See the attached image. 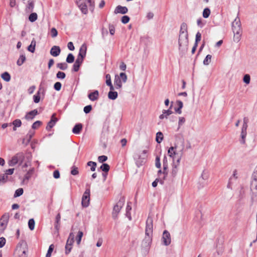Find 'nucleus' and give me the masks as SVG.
Masks as SVG:
<instances>
[{
	"instance_id": "37998d69",
	"label": "nucleus",
	"mask_w": 257,
	"mask_h": 257,
	"mask_svg": "<svg viewBox=\"0 0 257 257\" xmlns=\"http://www.w3.org/2000/svg\"><path fill=\"white\" fill-rule=\"evenodd\" d=\"M100 168L102 171L107 172L109 170L110 167L108 164L104 163L101 166Z\"/></svg>"
},
{
	"instance_id": "6e6d98bb",
	"label": "nucleus",
	"mask_w": 257,
	"mask_h": 257,
	"mask_svg": "<svg viewBox=\"0 0 257 257\" xmlns=\"http://www.w3.org/2000/svg\"><path fill=\"white\" fill-rule=\"evenodd\" d=\"M50 33H51V37L52 38L56 37L57 36V35H58L57 31L54 28H53L51 29Z\"/></svg>"
},
{
	"instance_id": "9d476101",
	"label": "nucleus",
	"mask_w": 257,
	"mask_h": 257,
	"mask_svg": "<svg viewBox=\"0 0 257 257\" xmlns=\"http://www.w3.org/2000/svg\"><path fill=\"white\" fill-rule=\"evenodd\" d=\"M9 216L8 214H4L0 219V230H4L7 227Z\"/></svg>"
},
{
	"instance_id": "c9c22d12",
	"label": "nucleus",
	"mask_w": 257,
	"mask_h": 257,
	"mask_svg": "<svg viewBox=\"0 0 257 257\" xmlns=\"http://www.w3.org/2000/svg\"><path fill=\"white\" fill-rule=\"evenodd\" d=\"M57 67L61 70H65L68 68V65L66 63H59L57 64Z\"/></svg>"
},
{
	"instance_id": "680f3d73",
	"label": "nucleus",
	"mask_w": 257,
	"mask_h": 257,
	"mask_svg": "<svg viewBox=\"0 0 257 257\" xmlns=\"http://www.w3.org/2000/svg\"><path fill=\"white\" fill-rule=\"evenodd\" d=\"M92 109V106L91 105H88L84 107V112L85 113H88Z\"/></svg>"
},
{
	"instance_id": "c756f323",
	"label": "nucleus",
	"mask_w": 257,
	"mask_h": 257,
	"mask_svg": "<svg viewBox=\"0 0 257 257\" xmlns=\"http://www.w3.org/2000/svg\"><path fill=\"white\" fill-rule=\"evenodd\" d=\"M36 41L34 39H33L30 45L28 47V50L31 52L33 53L35 51V46H36Z\"/></svg>"
},
{
	"instance_id": "69168bd1",
	"label": "nucleus",
	"mask_w": 257,
	"mask_h": 257,
	"mask_svg": "<svg viewBox=\"0 0 257 257\" xmlns=\"http://www.w3.org/2000/svg\"><path fill=\"white\" fill-rule=\"evenodd\" d=\"M109 33L111 35H113L115 33V28L113 25L109 26Z\"/></svg>"
},
{
	"instance_id": "4d7b16f0",
	"label": "nucleus",
	"mask_w": 257,
	"mask_h": 257,
	"mask_svg": "<svg viewBox=\"0 0 257 257\" xmlns=\"http://www.w3.org/2000/svg\"><path fill=\"white\" fill-rule=\"evenodd\" d=\"M62 84L59 82H57L54 84V88L57 91H59L61 88Z\"/></svg>"
},
{
	"instance_id": "052dcab7",
	"label": "nucleus",
	"mask_w": 257,
	"mask_h": 257,
	"mask_svg": "<svg viewBox=\"0 0 257 257\" xmlns=\"http://www.w3.org/2000/svg\"><path fill=\"white\" fill-rule=\"evenodd\" d=\"M119 77L120 78V79H121V81L123 83H125L126 81L127 76L124 73H120Z\"/></svg>"
},
{
	"instance_id": "6ab92c4d",
	"label": "nucleus",
	"mask_w": 257,
	"mask_h": 257,
	"mask_svg": "<svg viewBox=\"0 0 257 257\" xmlns=\"http://www.w3.org/2000/svg\"><path fill=\"white\" fill-rule=\"evenodd\" d=\"M38 113L37 109H34L25 115V118L27 120H32Z\"/></svg>"
},
{
	"instance_id": "a19ab883",
	"label": "nucleus",
	"mask_w": 257,
	"mask_h": 257,
	"mask_svg": "<svg viewBox=\"0 0 257 257\" xmlns=\"http://www.w3.org/2000/svg\"><path fill=\"white\" fill-rule=\"evenodd\" d=\"M87 164L88 166L91 167L90 170L91 171H94L95 170L96 167V163L95 162L93 161H89Z\"/></svg>"
},
{
	"instance_id": "603ef678",
	"label": "nucleus",
	"mask_w": 257,
	"mask_h": 257,
	"mask_svg": "<svg viewBox=\"0 0 257 257\" xmlns=\"http://www.w3.org/2000/svg\"><path fill=\"white\" fill-rule=\"evenodd\" d=\"M78 173H79V172L78 170V168L75 166H73L71 168V174L72 175H76L78 174Z\"/></svg>"
},
{
	"instance_id": "f8f14e48",
	"label": "nucleus",
	"mask_w": 257,
	"mask_h": 257,
	"mask_svg": "<svg viewBox=\"0 0 257 257\" xmlns=\"http://www.w3.org/2000/svg\"><path fill=\"white\" fill-rule=\"evenodd\" d=\"M123 202L119 201L114 206L112 212V216L113 218H116L117 217V214L120 211Z\"/></svg>"
},
{
	"instance_id": "c85d7f7f",
	"label": "nucleus",
	"mask_w": 257,
	"mask_h": 257,
	"mask_svg": "<svg viewBox=\"0 0 257 257\" xmlns=\"http://www.w3.org/2000/svg\"><path fill=\"white\" fill-rule=\"evenodd\" d=\"M1 77L4 80L6 81V82H9L11 80V75L7 72H5L2 73L1 74Z\"/></svg>"
},
{
	"instance_id": "2eb2a0df",
	"label": "nucleus",
	"mask_w": 257,
	"mask_h": 257,
	"mask_svg": "<svg viewBox=\"0 0 257 257\" xmlns=\"http://www.w3.org/2000/svg\"><path fill=\"white\" fill-rule=\"evenodd\" d=\"M128 9L126 7H122L121 6H117L114 11L115 14H125L127 13Z\"/></svg>"
},
{
	"instance_id": "9b49d317",
	"label": "nucleus",
	"mask_w": 257,
	"mask_h": 257,
	"mask_svg": "<svg viewBox=\"0 0 257 257\" xmlns=\"http://www.w3.org/2000/svg\"><path fill=\"white\" fill-rule=\"evenodd\" d=\"M162 239H163V244L167 246V245H169L171 243V236H170V233L168 231L165 230L163 232Z\"/></svg>"
},
{
	"instance_id": "4468645a",
	"label": "nucleus",
	"mask_w": 257,
	"mask_h": 257,
	"mask_svg": "<svg viewBox=\"0 0 257 257\" xmlns=\"http://www.w3.org/2000/svg\"><path fill=\"white\" fill-rule=\"evenodd\" d=\"M58 121V119L55 117V114H53L51 116V120L48 122L46 126V129L50 131L55 124Z\"/></svg>"
},
{
	"instance_id": "f03ea898",
	"label": "nucleus",
	"mask_w": 257,
	"mask_h": 257,
	"mask_svg": "<svg viewBox=\"0 0 257 257\" xmlns=\"http://www.w3.org/2000/svg\"><path fill=\"white\" fill-rule=\"evenodd\" d=\"M178 43L180 51H186L187 50L189 40L187 25L185 23H183L181 25Z\"/></svg>"
},
{
	"instance_id": "393cba45",
	"label": "nucleus",
	"mask_w": 257,
	"mask_h": 257,
	"mask_svg": "<svg viewBox=\"0 0 257 257\" xmlns=\"http://www.w3.org/2000/svg\"><path fill=\"white\" fill-rule=\"evenodd\" d=\"M132 203L129 202H127V206L126 207V216L130 220H132V217L131 214V210H132Z\"/></svg>"
},
{
	"instance_id": "bb28decb",
	"label": "nucleus",
	"mask_w": 257,
	"mask_h": 257,
	"mask_svg": "<svg viewBox=\"0 0 257 257\" xmlns=\"http://www.w3.org/2000/svg\"><path fill=\"white\" fill-rule=\"evenodd\" d=\"M118 94L116 91H109L108 93V97L111 100H115L117 97Z\"/></svg>"
},
{
	"instance_id": "f257e3e1",
	"label": "nucleus",
	"mask_w": 257,
	"mask_h": 257,
	"mask_svg": "<svg viewBox=\"0 0 257 257\" xmlns=\"http://www.w3.org/2000/svg\"><path fill=\"white\" fill-rule=\"evenodd\" d=\"M184 147L180 150H177V147H171L168 151V155L173 159L172 175L175 177L178 171V167L183 153Z\"/></svg>"
},
{
	"instance_id": "aec40b11",
	"label": "nucleus",
	"mask_w": 257,
	"mask_h": 257,
	"mask_svg": "<svg viewBox=\"0 0 257 257\" xmlns=\"http://www.w3.org/2000/svg\"><path fill=\"white\" fill-rule=\"evenodd\" d=\"M87 47L86 44H83L81 45L79 49L78 57L84 58L86 56Z\"/></svg>"
},
{
	"instance_id": "5701e85b",
	"label": "nucleus",
	"mask_w": 257,
	"mask_h": 257,
	"mask_svg": "<svg viewBox=\"0 0 257 257\" xmlns=\"http://www.w3.org/2000/svg\"><path fill=\"white\" fill-rule=\"evenodd\" d=\"M114 84L115 88L117 89H120L122 87V81L119 76H115Z\"/></svg>"
},
{
	"instance_id": "2f4dec72",
	"label": "nucleus",
	"mask_w": 257,
	"mask_h": 257,
	"mask_svg": "<svg viewBox=\"0 0 257 257\" xmlns=\"http://www.w3.org/2000/svg\"><path fill=\"white\" fill-rule=\"evenodd\" d=\"M163 135L162 133H161L160 132H158L156 134V142L160 144L163 141Z\"/></svg>"
},
{
	"instance_id": "09e8293b",
	"label": "nucleus",
	"mask_w": 257,
	"mask_h": 257,
	"mask_svg": "<svg viewBox=\"0 0 257 257\" xmlns=\"http://www.w3.org/2000/svg\"><path fill=\"white\" fill-rule=\"evenodd\" d=\"M209 174L207 171H203L201 174V178L204 180H206L209 178Z\"/></svg>"
},
{
	"instance_id": "774afa93",
	"label": "nucleus",
	"mask_w": 257,
	"mask_h": 257,
	"mask_svg": "<svg viewBox=\"0 0 257 257\" xmlns=\"http://www.w3.org/2000/svg\"><path fill=\"white\" fill-rule=\"evenodd\" d=\"M197 25L200 28H202L204 25L205 23H203L201 19H199L197 21Z\"/></svg>"
},
{
	"instance_id": "ddd939ff",
	"label": "nucleus",
	"mask_w": 257,
	"mask_h": 257,
	"mask_svg": "<svg viewBox=\"0 0 257 257\" xmlns=\"http://www.w3.org/2000/svg\"><path fill=\"white\" fill-rule=\"evenodd\" d=\"M153 234H145V237L143 240L142 244L145 247H149L151 244Z\"/></svg>"
},
{
	"instance_id": "c03bdc74",
	"label": "nucleus",
	"mask_w": 257,
	"mask_h": 257,
	"mask_svg": "<svg viewBox=\"0 0 257 257\" xmlns=\"http://www.w3.org/2000/svg\"><path fill=\"white\" fill-rule=\"evenodd\" d=\"M54 246L53 244H51L48 248V250L47 251V253L46 255V257H51V253L54 249Z\"/></svg>"
},
{
	"instance_id": "7c9ffc66",
	"label": "nucleus",
	"mask_w": 257,
	"mask_h": 257,
	"mask_svg": "<svg viewBox=\"0 0 257 257\" xmlns=\"http://www.w3.org/2000/svg\"><path fill=\"white\" fill-rule=\"evenodd\" d=\"M13 124L14 125L13 130L16 131L17 130V127H20L21 126V120L19 119H15L13 121Z\"/></svg>"
},
{
	"instance_id": "bf43d9fd",
	"label": "nucleus",
	"mask_w": 257,
	"mask_h": 257,
	"mask_svg": "<svg viewBox=\"0 0 257 257\" xmlns=\"http://www.w3.org/2000/svg\"><path fill=\"white\" fill-rule=\"evenodd\" d=\"M201 39V33L200 32H197L196 34L195 44H197L198 45V42L200 41Z\"/></svg>"
},
{
	"instance_id": "4c0bfd02",
	"label": "nucleus",
	"mask_w": 257,
	"mask_h": 257,
	"mask_svg": "<svg viewBox=\"0 0 257 257\" xmlns=\"http://www.w3.org/2000/svg\"><path fill=\"white\" fill-rule=\"evenodd\" d=\"M8 180V177L6 174L0 175V184L6 183Z\"/></svg>"
},
{
	"instance_id": "7ed1b4c3",
	"label": "nucleus",
	"mask_w": 257,
	"mask_h": 257,
	"mask_svg": "<svg viewBox=\"0 0 257 257\" xmlns=\"http://www.w3.org/2000/svg\"><path fill=\"white\" fill-rule=\"evenodd\" d=\"M232 29L234 33L233 40L238 42L241 37V25L239 18L237 16L232 23Z\"/></svg>"
},
{
	"instance_id": "72a5a7b5",
	"label": "nucleus",
	"mask_w": 257,
	"mask_h": 257,
	"mask_svg": "<svg viewBox=\"0 0 257 257\" xmlns=\"http://www.w3.org/2000/svg\"><path fill=\"white\" fill-rule=\"evenodd\" d=\"M211 58L212 56L211 55H207L203 60V64L208 65L211 62Z\"/></svg>"
},
{
	"instance_id": "13d9d810",
	"label": "nucleus",
	"mask_w": 257,
	"mask_h": 257,
	"mask_svg": "<svg viewBox=\"0 0 257 257\" xmlns=\"http://www.w3.org/2000/svg\"><path fill=\"white\" fill-rule=\"evenodd\" d=\"M185 122V118L184 117H180L178 121V127L180 128Z\"/></svg>"
},
{
	"instance_id": "473e14b6",
	"label": "nucleus",
	"mask_w": 257,
	"mask_h": 257,
	"mask_svg": "<svg viewBox=\"0 0 257 257\" xmlns=\"http://www.w3.org/2000/svg\"><path fill=\"white\" fill-rule=\"evenodd\" d=\"M26 60V57L24 55H20L19 59L17 62V64L18 66H21Z\"/></svg>"
},
{
	"instance_id": "f704fd0d",
	"label": "nucleus",
	"mask_w": 257,
	"mask_h": 257,
	"mask_svg": "<svg viewBox=\"0 0 257 257\" xmlns=\"http://www.w3.org/2000/svg\"><path fill=\"white\" fill-rule=\"evenodd\" d=\"M38 18L37 14L36 13L31 14L29 17V20L31 22H34L37 20Z\"/></svg>"
},
{
	"instance_id": "49530a36",
	"label": "nucleus",
	"mask_w": 257,
	"mask_h": 257,
	"mask_svg": "<svg viewBox=\"0 0 257 257\" xmlns=\"http://www.w3.org/2000/svg\"><path fill=\"white\" fill-rule=\"evenodd\" d=\"M87 3L89 4L90 10L93 12L94 8V1L93 0H87Z\"/></svg>"
},
{
	"instance_id": "39448f33",
	"label": "nucleus",
	"mask_w": 257,
	"mask_h": 257,
	"mask_svg": "<svg viewBox=\"0 0 257 257\" xmlns=\"http://www.w3.org/2000/svg\"><path fill=\"white\" fill-rule=\"evenodd\" d=\"M24 159V155L23 153H18L13 156L11 160L9 161L10 166H14L19 162L22 163Z\"/></svg>"
},
{
	"instance_id": "58836bf2",
	"label": "nucleus",
	"mask_w": 257,
	"mask_h": 257,
	"mask_svg": "<svg viewBox=\"0 0 257 257\" xmlns=\"http://www.w3.org/2000/svg\"><path fill=\"white\" fill-rule=\"evenodd\" d=\"M83 233L81 231H79L78 232V234L76 237V242L78 245L80 243L82 237L83 236Z\"/></svg>"
},
{
	"instance_id": "6e6552de",
	"label": "nucleus",
	"mask_w": 257,
	"mask_h": 257,
	"mask_svg": "<svg viewBox=\"0 0 257 257\" xmlns=\"http://www.w3.org/2000/svg\"><path fill=\"white\" fill-rule=\"evenodd\" d=\"M90 189L87 188L84 192L82 198L81 204L83 207H87V206H88L90 201Z\"/></svg>"
},
{
	"instance_id": "a18cd8bd",
	"label": "nucleus",
	"mask_w": 257,
	"mask_h": 257,
	"mask_svg": "<svg viewBox=\"0 0 257 257\" xmlns=\"http://www.w3.org/2000/svg\"><path fill=\"white\" fill-rule=\"evenodd\" d=\"M23 189L22 188H19L18 189L16 190L15 191V193L14 194V197H19L21 195H22L23 193Z\"/></svg>"
},
{
	"instance_id": "338daca9",
	"label": "nucleus",
	"mask_w": 257,
	"mask_h": 257,
	"mask_svg": "<svg viewBox=\"0 0 257 257\" xmlns=\"http://www.w3.org/2000/svg\"><path fill=\"white\" fill-rule=\"evenodd\" d=\"M83 59L84 58H82L77 56V58L74 63H75L76 64H79V65H81V64L83 62Z\"/></svg>"
},
{
	"instance_id": "de8ad7c7",
	"label": "nucleus",
	"mask_w": 257,
	"mask_h": 257,
	"mask_svg": "<svg viewBox=\"0 0 257 257\" xmlns=\"http://www.w3.org/2000/svg\"><path fill=\"white\" fill-rule=\"evenodd\" d=\"M243 81L246 84H248L250 81V77L249 75L245 74L243 76Z\"/></svg>"
},
{
	"instance_id": "0e129e2a",
	"label": "nucleus",
	"mask_w": 257,
	"mask_h": 257,
	"mask_svg": "<svg viewBox=\"0 0 257 257\" xmlns=\"http://www.w3.org/2000/svg\"><path fill=\"white\" fill-rule=\"evenodd\" d=\"M247 122H248V119L247 117H244L243 118V123L242 126L241 128H247Z\"/></svg>"
},
{
	"instance_id": "20e7f679",
	"label": "nucleus",
	"mask_w": 257,
	"mask_h": 257,
	"mask_svg": "<svg viewBox=\"0 0 257 257\" xmlns=\"http://www.w3.org/2000/svg\"><path fill=\"white\" fill-rule=\"evenodd\" d=\"M27 244L26 242L22 241L17 245L14 254L15 257H27Z\"/></svg>"
},
{
	"instance_id": "79ce46f5",
	"label": "nucleus",
	"mask_w": 257,
	"mask_h": 257,
	"mask_svg": "<svg viewBox=\"0 0 257 257\" xmlns=\"http://www.w3.org/2000/svg\"><path fill=\"white\" fill-rule=\"evenodd\" d=\"M35 221L34 219H30L28 221V225L31 230H34L35 228Z\"/></svg>"
},
{
	"instance_id": "ea45409f",
	"label": "nucleus",
	"mask_w": 257,
	"mask_h": 257,
	"mask_svg": "<svg viewBox=\"0 0 257 257\" xmlns=\"http://www.w3.org/2000/svg\"><path fill=\"white\" fill-rule=\"evenodd\" d=\"M74 61V56L71 53H69L66 58V62L68 63H72Z\"/></svg>"
},
{
	"instance_id": "dca6fc26",
	"label": "nucleus",
	"mask_w": 257,
	"mask_h": 257,
	"mask_svg": "<svg viewBox=\"0 0 257 257\" xmlns=\"http://www.w3.org/2000/svg\"><path fill=\"white\" fill-rule=\"evenodd\" d=\"M247 135V129L241 128L239 142L242 145L245 144L246 137Z\"/></svg>"
},
{
	"instance_id": "a878e982",
	"label": "nucleus",
	"mask_w": 257,
	"mask_h": 257,
	"mask_svg": "<svg viewBox=\"0 0 257 257\" xmlns=\"http://www.w3.org/2000/svg\"><path fill=\"white\" fill-rule=\"evenodd\" d=\"M82 128V125L81 123L76 124L72 129V132L74 134H79Z\"/></svg>"
},
{
	"instance_id": "e2e57ef3",
	"label": "nucleus",
	"mask_w": 257,
	"mask_h": 257,
	"mask_svg": "<svg viewBox=\"0 0 257 257\" xmlns=\"http://www.w3.org/2000/svg\"><path fill=\"white\" fill-rule=\"evenodd\" d=\"M107 159V157L106 156H100L98 157V160L100 163H103L106 161Z\"/></svg>"
},
{
	"instance_id": "5fc2aeb1",
	"label": "nucleus",
	"mask_w": 257,
	"mask_h": 257,
	"mask_svg": "<svg viewBox=\"0 0 257 257\" xmlns=\"http://www.w3.org/2000/svg\"><path fill=\"white\" fill-rule=\"evenodd\" d=\"M105 78H106V84L107 85H111V76L110 74H107L105 75Z\"/></svg>"
},
{
	"instance_id": "1a4fd4ad",
	"label": "nucleus",
	"mask_w": 257,
	"mask_h": 257,
	"mask_svg": "<svg viewBox=\"0 0 257 257\" xmlns=\"http://www.w3.org/2000/svg\"><path fill=\"white\" fill-rule=\"evenodd\" d=\"M153 218L149 216L146 221L145 234H153Z\"/></svg>"
},
{
	"instance_id": "cd10ccee",
	"label": "nucleus",
	"mask_w": 257,
	"mask_h": 257,
	"mask_svg": "<svg viewBox=\"0 0 257 257\" xmlns=\"http://www.w3.org/2000/svg\"><path fill=\"white\" fill-rule=\"evenodd\" d=\"M34 8V2L33 1L29 0L28 4L27 6V10L29 12H32Z\"/></svg>"
},
{
	"instance_id": "864d4df0",
	"label": "nucleus",
	"mask_w": 257,
	"mask_h": 257,
	"mask_svg": "<svg viewBox=\"0 0 257 257\" xmlns=\"http://www.w3.org/2000/svg\"><path fill=\"white\" fill-rule=\"evenodd\" d=\"M41 124L42 122L39 120H37L33 124L32 127L33 129H36L38 128Z\"/></svg>"
},
{
	"instance_id": "e433bc0d",
	"label": "nucleus",
	"mask_w": 257,
	"mask_h": 257,
	"mask_svg": "<svg viewBox=\"0 0 257 257\" xmlns=\"http://www.w3.org/2000/svg\"><path fill=\"white\" fill-rule=\"evenodd\" d=\"M210 9L208 8L204 9L203 10V14H202L203 18H204L205 19L208 18L209 17V16H210Z\"/></svg>"
},
{
	"instance_id": "8fccbe9b",
	"label": "nucleus",
	"mask_w": 257,
	"mask_h": 257,
	"mask_svg": "<svg viewBox=\"0 0 257 257\" xmlns=\"http://www.w3.org/2000/svg\"><path fill=\"white\" fill-rule=\"evenodd\" d=\"M66 75L65 73L61 72V71H58L56 74V77L58 79H64L65 78Z\"/></svg>"
},
{
	"instance_id": "423d86ee",
	"label": "nucleus",
	"mask_w": 257,
	"mask_h": 257,
	"mask_svg": "<svg viewBox=\"0 0 257 257\" xmlns=\"http://www.w3.org/2000/svg\"><path fill=\"white\" fill-rule=\"evenodd\" d=\"M74 242V235L73 233H70L67 239L66 244L65 245V253L66 254H69L72 249V245Z\"/></svg>"
},
{
	"instance_id": "b1692460",
	"label": "nucleus",
	"mask_w": 257,
	"mask_h": 257,
	"mask_svg": "<svg viewBox=\"0 0 257 257\" xmlns=\"http://www.w3.org/2000/svg\"><path fill=\"white\" fill-rule=\"evenodd\" d=\"M162 112V114L159 116V118L161 119H163L165 118H167L173 112L170 109H169L168 110H163Z\"/></svg>"
},
{
	"instance_id": "a211bd4d",
	"label": "nucleus",
	"mask_w": 257,
	"mask_h": 257,
	"mask_svg": "<svg viewBox=\"0 0 257 257\" xmlns=\"http://www.w3.org/2000/svg\"><path fill=\"white\" fill-rule=\"evenodd\" d=\"M78 7L80 9L81 12L84 14H86L88 12L87 6L85 3L81 2V0L77 2Z\"/></svg>"
},
{
	"instance_id": "f3484780",
	"label": "nucleus",
	"mask_w": 257,
	"mask_h": 257,
	"mask_svg": "<svg viewBox=\"0 0 257 257\" xmlns=\"http://www.w3.org/2000/svg\"><path fill=\"white\" fill-rule=\"evenodd\" d=\"M61 52V49L59 46H54L50 50V54L54 56L57 57L59 55Z\"/></svg>"
},
{
	"instance_id": "4be33fe9",
	"label": "nucleus",
	"mask_w": 257,
	"mask_h": 257,
	"mask_svg": "<svg viewBox=\"0 0 257 257\" xmlns=\"http://www.w3.org/2000/svg\"><path fill=\"white\" fill-rule=\"evenodd\" d=\"M89 99L91 101H95L98 99L99 92L97 90H95L93 92L89 93L88 95Z\"/></svg>"
},
{
	"instance_id": "412c9836",
	"label": "nucleus",
	"mask_w": 257,
	"mask_h": 257,
	"mask_svg": "<svg viewBox=\"0 0 257 257\" xmlns=\"http://www.w3.org/2000/svg\"><path fill=\"white\" fill-rule=\"evenodd\" d=\"M41 93L44 94V91L41 88H39L36 94L33 96V99L35 103H37L39 102L40 100V94Z\"/></svg>"
},
{
	"instance_id": "3c124183",
	"label": "nucleus",
	"mask_w": 257,
	"mask_h": 257,
	"mask_svg": "<svg viewBox=\"0 0 257 257\" xmlns=\"http://www.w3.org/2000/svg\"><path fill=\"white\" fill-rule=\"evenodd\" d=\"M130 18L128 16H123L122 17L121 19V22L123 24H127V23H128V22L130 21Z\"/></svg>"
},
{
	"instance_id": "0eeeda50",
	"label": "nucleus",
	"mask_w": 257,
	"mask_h": 257,
	"mask_svg": "<svg viewBox=\"0 0 257 257\" xmlns=\"http://www.w3.org/2000/svg\"><path fill=\"white\" fill-rule=\"evenodd\" d=\"M250 189L253 193L257 194V167L252 175Z\"/></svg>"
}]
</instances>
